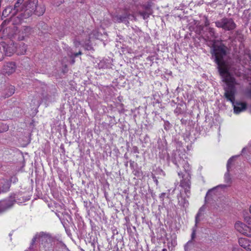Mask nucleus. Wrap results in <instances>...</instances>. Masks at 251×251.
<instances>
[{
	"instance_id": "10",
	"label": "nucleus",
	"mask_w": 251,
	"mask_h": 251,
	"mask_svg": "<svg viewBox=\"0 0 251 251\" xmlns=\"http://www.w3.org/2000/svg\"><path fill=\"white\" fill-rule=\"evenodd\" d=\"M172 161L177 168H182L185 173L190 172V165L184 158H172Z\"/></svg>"
},
{
	"instance_id": "6",
	"label": "nucleus",
	"mask_w": 251,
	"mask_h": 251,
	"mask_svg": "<svg viewBox=\"0 0 251 251\" xmlns=\"http://www.w3.org/2000/svg\"><path fill=\"white\" fill-rule=\"evenodd\" d=\"M215 25L218 28H221L225 31H232L236 27V24L231 18L224 17L220 20L215 22Z\"/></svg>"
},
{
	"instance_id": "43",
	"label": "nucleus",
	"mask_w": 251,
	"mask_h": 251,
	"mask_svg": "<svg viewBox=\"0 0 251 251\" xmlns=\"http://www.w3.org/2000/svg\"><path fill=\"white\" fill-rule=\"evenodd\" d=\"M71 58H72V59L71 61V63L72 64H74L75 62V58H74V57H71Z\"/></svg>"
},
{
	"instance_id": "15",
	"label": "nucleus",
	"mask_w": 251,
	"mask_h": 251,
	"mask_svg": "<svg viewBox=\"0 0 251 251\" xmlns=\"http://www.w3.org/2000/svg\"><path fill=\"white\" fill-rule=\"evenodd\" d=\"M133 3L132 4V5L135 7V9H134V10H137L138 11L139 9V6H141L143 9L147 10L146 11H149L151 5L150 4H141L140 2H139L137 0H133Z\"/></svg>"
},
{
	"instance_id": "21",
	"label": "nucleus",
	"mask_w": 251,
	"mask_h": 251,
	"mask_svg": "<svg viewBox=\"0 0 251 251\" xmlns=\"http://www.w3.org/2000/svg\"><path fill=\"white\" fill-rule=\"evenodd\" d=\"M30 30H31V29L29 27H28V26L24 27L23 30L22 31L19 32V33L21 32V34H22V36L21 37H19V40H24V37L25 36H27L29 34Z\"/></svg>"
},
{
	"instance_id": "33",
	"label": "nucleus",
	"mask_w": 251,
	"mask_h": 251,
	"mask_svg": "<svg viewBox=\"0 0 251 251\" xmlns=\"http://www.w3.org/2000/svg\"><path fill=\"white\" fill-rule=\"evenodd\" d=\"M14 91L15 90L13 88L9 89V93L6 95L5 97H9L11 96L14 93Z\"/></svg>"
},
{
	"instance_id": "12",
	"label": "nucleus",
	"mask_w": 251,
	"mask_h": 251,
	"mask_svg": "<svg viewBox=\"0 0 251 251\" xmlns=\"http://www.w3.org/2000/svg\"><path fill=\"white\" fill-rule=\"evenodd\" d=\"M16 201L15 195H11L7 200L0 202V213L12 206Z\"/></svg>"
},
{
	"instance_id": "23",
	"label": "nucleus",
	"mask_w": 251,
	"mask_h": 251,
	"mask_svg": "<svg viewBox=\"0 0 251 251\" xmlns=\"http://www.w3.org/2000/svg\"><path fill=\"white\" fill-rule=\"evenodd\" d=\"M18 46L19 51L17 54L21 55L24 54L26 50V47L25 46V44L23 42H21L18 44Z\"/></svg>"
},
{
	"instance_id": "46",
	"label": "nucleus",
	"mask_w": 251,
	"mask_h": 251,
	"mask_svg": "<svg viewBox=\"0 0 251 251\" xmlns=\"http://www.w3.org/2000/svg\"><path fill=\"white\" fill-rule=\"evenodd\" d=\"M232 157H238V155H234V156H232Z\"/></svg>"
},
{
	"instance_id": "1",
	"label": "nucleus",
	"mask_w": 251,
	"mask_h": 251,
	"mask_svg": "<svg viewBox=\"0 0 251 251\" xmlns=\"http://www.w3.org/2000/svg\"><path fill=\"white\" fill-rule=\"evenodd\" d=\"M226 84L224 87L225 91L224 97L227 101L231 102L234 112L236 114H239L240 112L245 110L247 108V104L246 102L235 101V95L237 93V87L240 85L239 82L236 78L229 79L228 81L224 82Z\"/></svg>"
},
{
	"instance_id": "44",
	"label": "nucleus",
	"mask_w": 251,
	"mask_h": 251,
	"mask_svg": "<svg viewBox=\"0 0 251 251\" xmlns=\"http://www.w3.org/2000/svg\"><path fill=\"white\" fill-rule=\"evenodd\" d=\"M60 150L63 151H64V146L63 145H61L60 146Z\"/></svg>"
},
{
	"instance_id": "24",
	"label": "nucleus",
	"mask_w": 251,
	"mask_h": 251,
	"mask_svg": "<svg viewBox=\"0 0 251 251\" xmlns=\"http://www.w3.org/2000/svg\"><path fill=\"white\" fill-rule=\"evenodd\" d=\"M132 173L135 176L139 179H141V178L143 177V173L141 169L139 168L134 169L132 171Z\"/></svg>"
},
{
	"instance_id": "20",
	"label": "nucleus",
	"mask_w": 251,
	"mask_h": 251,
	"mask_svg": "<svg viewBox=\"0 0 251 251\" xmlns=\"http://www.w3.org/2000/svg\"><path fill=\"white\" fill-rule=\"evenodd\" d=\"M204 210L205 208L204 206H202L199 209L197 214L195 216V225H198V224L201 221L200 218L203 215V212L204 211Z\"/></svg>"
},
{
	"instance_id": "26",
	"label": "nucleus",
	"mask_w": 251,
	"mask_h": 251,
	"mask_svg": "<svg viewBox=\"0 0 251 251\" xmlns=\"http://www.w3.org/2000/svg\"><path fill=\"white\" fill-rule=\"evenodd\" d=\"M138 14L141 16L144 20H146L149 17L150 15L151 14V12L139 11Z\"/></svg>"
},
{
	"instance_id": "45",
	"label": "nucleus",
	"mask_w": 251,
	"mask_h": 251,
	"mask_svg": "<svg viewBox=\"0 0 251 251\" xmlns=\"http://www.w3.org/2000/svg\"><path fill=\"white\" fill-rule=\"evenodd\" d=\"M162 251H167V250L166 249H162Z\"/></svg>"
},
{
	"instance_id": "27",
	"label": "nucleus",
	"mask_w": 251,
	"mask_h": 251,
	"mask_svg": "<svg viewBox=\"0 0 251 251\" xmlns=\"http://www.w3.org/2000/svg\"><path fill=\"white\" fill-rule=\"evenodd\" d=\"M6 56V54L5 53V51L4 50V49L1 44L0 43V61H2L4 58V56Z\"/></svg>"
},
{
	"instance_id": "40",
	"label": "nucleus",
	"mask_w": 251,
	"mask_h": 251,
	"mask_svg": "<svg viewBox=\"0 0 251 251\" xmlns=\"http://www.w3.org/2000/svg\"><path fill=\"white\" fill-rule=\"evenodd\" d=\"M165 196V193H162L160 194V196H159V198L160 199H161L162 200H164V198Z\"/></svg>"
},
{
	"instance_id": "22",
	"label": "nucleus",
	"mask_w": 251,
	"mask_h": 251,
	"mask_svg": "<svg viewBox=\"0 0 251 251\" xmlns=\"http://www.w3.org/2000/svg\"><path fill=\"white\" fill-rule=\"evenodd\" d=\"M185 106L183 104H178L175 110V113L177 115L182 114L185 112Z\"/></svg>"
},
{
	"instance_id": "11",
	"label": "nucleus",
	"mask_w": 251,
	"mask_h": 251,
	"mask_svg": "<svg viewBox=\"0 0 251 251\" xmlns=\"http://www.w3.org/2000/svg\"><path fill=\"white\" fill-rule=\"evenodd\" d=\"M235 228L240 233L251 237V226H248L241 222H237L235 224Z\"/></svg>"
},
{
	"instance_id": "42",
	"label": "nucleus",
	"mask_w": 251,
	"mask_h": 251,
	"mask_svg": "<svg viewBox=\"0 0 251 251\" xmlns=\"http://www.w3.org/2000/svg\"><path fill=\"white\" fill-rule=\"evenodd\" d=\"M153 179L154 181L155 182L156 184L157 185L158 183V181L157 179H156V177L153 176Z\"/></svg>"
},
{
	"instance_id": "19",
	"label": "nucleus",
	"mask_w": 251,
	"mask_h": 251,
	"mask_svg": "<svg viewBox=\"0 0 251 251\" xmlns=\"http://www.w3.org/2000/svg\"><path fill=\"white\" fill-rule=\"evenodd\" d=\"M231 38H233V40H237L239 42H241L244 40V35L242 33V31L239 30L235 31Z\"/></svg>"
},
{
	"instance_id": "48",
	"label": "nucleus",
	"mask_w": 251,
	"mask_h": 251,
	"mask_svg": "<svg viewBox=\"0 0 251 251\" xmlns=\"http://www.w3.org/2000/svg\"><path fill=\"white\" fill-rule=\"evenodd\" d=\"M9 236H11L12 234L11 233H9Z\"/></svg>"
},
{
	"instance_id": "39",
	"label": "nucleus",
	"mask_w": 251,
	"mask_h": 251,
	"mask_svg": "<svg viewBox=\"0 0 251 251\" xmlns=\"http://www.w3.org/2000/svg\"><path fill=\"white\" fill-rule=\"evenodd\" d=\"M209 25H210V22H209V20H208V19L207 18H206L205 21L204 22V25L205 26H208Z\"/></svg>"
},
{
	"instance_id": "4",
	"label": "nucleus",
	"mask_w": 251,
	"mask_h": 251,
	"mask_svg": "<svg viewBox=\"0 0 251 251\" xmlns=\"http://www.w3.org/2000/svg\"><path fill=\"white\" fill-rule=\"evenodd\" d=\"M16 36L15 31L9 33L4 42L1 44L5 51L6 56H12L16 51Z\"/></svg>"
},
{
	"instance_id": "25",
	"label": "nucleus",
	"mask_w": 251,
	"mask_h": 251,
	"mask_svg": "<svg viewBox=\"0 0 251 251\" xmlns=\"http://www.w3.org/2000/svg\"><path fill=\"white\" fill-rule=\"evenodd\" d=\"M198 227V225H195L192 228V233L191 235V239L190 241L193 242L196 237V232Z\"/></svg>"
},
{
	"instance_id": "38",
	"label": "nucleus",
	"mask_w": 251,
	"mask_h": 251,
	"mask_svg": "<svg viewBox=\"0 0 251 251\" xmlns=\"http://www.w3.org/2000/svg\"><path fill=\"white\" fill-rule=\"evenodd\" d=\"M215 189H216V188H213V189H211V190H209L207 192L206 197H208L210 195H211V193H212V192L213 191V190H215Z\"/></svg>"
},
{
	"instance_id": "52",
	"label": "nucleus",
	"mask_w": 251,
	"mask_h": 251,
	"mask_svg": "<svg viewBox=\"0 0 251 251\" xmlns=\"http://www.w3.org/2000/svg\"><path fill=\"white\" fill-rule=\"evenodd\" d=\"M1 166V163H0V167Z\"/></svg>"
},
{
	"instance_id": "36",
	"label": "nucleus",
	"mask_w": 251,
	"mask_h": 251,
	"mask_svg": "<svg viewBox=\"0 0 251 251\" xmlns=\"http://www.w3.org/2000/svg\"><path fill=\"white\" fill-rule=\"evenodd\" d=\"M249 151V149L248 148H244L243 149L242 151V153L241 155L242 156L246 155V152Z\"/></svg>"
},
{
	"instance_id": "7",
	"label": "nucleus",
	"mask_w": 251,
	"mask_h": 251,
	"mask_svg": "<svg viewBox=\"0 0 251 251\" xmlns=\"http://www.w3.org/2000/svg\"><path fill=\"white\" fill-rule=\"evenodd\" d=\"M234 158H229L228 159L226 165L227 172L225 173L224 176L225 182L227 184L220 185L218 186V187L225 188L230 186L232 183V179L229 174V172L230 169L231 168V166L234 163Z\"/></svg>"
},
{
	"instance_id": "50",
	"label": "nucleus",
	"mask_w": 251,
	"mask_h": 251,
	"mask_svg": "<svg viewBox=\"0 0 251 251\" xmlns=\"http://www.w3.org/2000/svg\"><path fill=\"white\" fill-rule=\"evenodd\" d=\"M74 43H75V46H76V43H75V42H74Z\"/></svg>"
},
{
	"instance_id": "17",
	"label": "nucleus",
	"mask_w": 251,
	"mask_h": 251,
	"mask_svg": "<svg viewBox=\"0 0 251 251\" xmlns=\"http://www.w3.org/2000/svg\"><path fill=\"white\" fill-rule=\"evenodd\" d=\"M208 32L209 35L206 36V38L205 39V40H214L217 37V36L216 35L215 31L214 28L209 27L208 28Z\"/></svg>"
},
{
	"instance_id": "9",
	"label": "nucleus",
	"mask_w": 251,
	"mask_h": 251,
	"mask_svg": "<svg viewBox=\"0 0 251 251\" xmlns=\"http://www.w3.org/2000/svg\"><path fill=\"white\" fill-rule=\"evenodd\" d=\"M112 19L115 23H123L126 25H128L129 24L128 20L130 19L129 8H125V12L123 15H113Z\"/></svg>"
},
{
	"instance_id": "3",
	"label": "nucleus",
	"mask_w": 251,
	"mask_h": 251,
	"mask_svg": "<svg viewBox=\"0 0 251 251\" xmlns=\"http://www.w3.org/2000/svg\"><path fill=\"white\" fill-rule=\"evenodd\" d=\"M24 0H17V18L22 19L30 17L34 13L38 0H28L24 3Z\"/></svg>"
},
{
	"instance_id": "16",
	"label": "nucleus",
	"mask_w": 251,
	"mask_h": 251,
	"mask_svg": "<svg viewBox=\"0 0 251 251\" xmlns=\"http://www.w3.org/2000/svg\"><path fill=\"white\" fill-rule=\"evenodd\" d=\"M0 185H2L1 187V192H6L8 191L10 187L11 182L7 179H2L0 181Z\"/></svg>"
},
{
	"instance_id": "51",
	"label": "nucleus",
	"mask_w": 251,
	"mask_h": 251,
	"mask_svg": "<svg viewBox=\"0 0 251 251\" xmlns=\"http://www.w3.org/2000/svg\"><path fill=\"white\" fill-rule=\"evenodd\" d=\"M19 142L21 143V141H20V139H19Z\"/></svg>"
},
{
	"instance_id": "5",
	"label": "nucleus",
	"mask_w": 251,
	"mask_h": 251,
	"mask_svg": "<svg viewBox=\"0 0 251 251\" xmlns=\"http://www.w3.org/2000/svg\"><path fill=\"white\" fill-rule=\"evenodd\" d=\"M178 175L181 178L180 181V186L184 189L185 194L189 197L191 185L190 172L183 174L181 171H179L178 172Z\"/></svg>"
},
{
	"instance_id": "18",
	"label": "nucleus",
	"mask_w": 251,
	"mask_h": 251,
	"mask_svg": "<svg viewBox=\"0 0 251 251\" xmlns=\"http://www.w3.org/2000/svg\"><path fill=\"white\" fill-rule=\"evenodd\" d=\"M45 11V7L43 5H37L36 4V7L35 9L34 13L39 16L42 15Z\"/></svg>"
},
{
	"instance_id": "49",
	"label": "nucleus",
	"mask_w": 251,
	"mask_h": 251,
	"mask_svg": "<svg viewBox=\"0 0 251 251\" xmlns=\"http://www.w3.org/2000/svg\"><path fill=\"white\" fill-rule=\"evenodd\" d=\"M4 23H6V21H5L2 24V25H3Z\"/></svg>"
},
{
	"instance_id": "8",
	"label": "nucleus",
	"mask_w": 251,
	"mask_h": 251,
	"mask_svg": "<svg viewBox=\"0 0 251 251\" xmlns=\"http://www.w3.org/2000/svg\"><path fill=\"white\" fill-rule=\"evenodd\" d=\"M38 236V240L41 242L45 248L48 249L52 248V242H53V238L49 234L44 232L37 233Z\"/></svg>"
},
{
	"instance_id": "35",
	"label": "nucleus",
	"mask_w": 251,
	"mask_h": 251,
	"mask_svg": "<svg viewBox=\"0 0 251 251\" xmlns=\"http://www.w3.org/2000/svg\"><path fill=\"white\" fill-rule=\"evenodd\" d=\"M245 57L246 58V59L247 60L245 62V63H247V62H249L250 61H251V55L250 54H245Z\"/></svg>"
},
{
	"instance_id": "2",
	"label": "nucleus",
	"mask_w": 251,
	"mask_h": 251,
	"mask_svg": "<svg viewBox=\"0 0 251 251\" xmlns=\"http://www.w3.org/2000/svg\"><path fill=\"white\" fill-rule=\"evenodd\" d=\"M226 47L223 45L214 46L213 49V54L215 56V60L218 65V69L223 82L228 80L235 78L229 72V67L224 60V57L226 54Z\"/></svg>"
},
{
	"instance_id": "34",
	"label": "nucleus",
	"mask_w": 251,
	"mask_h": 251,
	"mask_svg": "<svg viewBox=\"0 0 251 251\" xmlns=\"http://www.w3.org/2000/svg\"><path fill=\"white\" fill-rule=\"evenodd\" d=\"M67 54L70 57H74V52L72 49H69L67 51Z\"/></svg>"
},
{
	"instance_id": "31",
	"label": "nucleus",
	"mask_w": 251,
	"mask_h": 251,
	"mask_svg": "<svg viewBox=\"0 0 251 251\" xmlns=\"http://www.w3.org/2000/svg\"><path fill=\"white\" fill-rule=\"evenodd\" d=\"M132 9L131 10H129V12H131L132 13V14H130V17H132L133 18V19L134 20V21H136L137 20V19H136V17H135L134 14V11H135L136 10H134V9H135V7H134L133 5L132 6Z\"/></svg>"
},
{
	"instance_id": "14",
	"label": "nucleus",
	"mask_w": 251,
	"mask_h": 251,
	"mask_svg": "<svg viewBox=\"0 0 251 251\" xmlns=\"http://www.w3.org/2000/svg\"><path fill=\"white\" fill-rule=\"evenodd\" d=\"M239 245L248 251H251V241L246 238H239L238 239Z\"/></svg>"
},
{
	"instance_id": "32",
	"label": "nucleus",
	"mask_w": 251,
	"mask_h": 251,
	"mask_svg": "<svg viewBox=\"0 0 251 251\" xmlns=\"http://www.w3.org/2000/svg\"><path fill=\"white\" fill-rule=\"evenodd\" d=\"M29 143V141L28 137L25 136L24 137V143H21V145L23 146H25L27 145V144H28Z\"/></svg>"
},
{
	"instance_id": "13",
	"label": "nucleus",
	"mask_w": 251,
	"mask_h": 251,
	"mask_svg": "<svg viewBox=\"0 0 251 251\" xmlns=\"http://www.w3.org/2000/svg\"><path fill=\"white\" fill-rule=\"evenodd\" d=\"M16 71V64L14 62L6 63L3 67L2 73L5 75H9Z\"/></svg>"
},
{
	"instance_id": "41",
	"label": "nucleus",
	"mask_w": 251,
	"mask_h": 251,
	"mask_svg": "<svg viewBox=\"0 0 251 251\" xmlns=\"http://www.w3.org/2000/svg\"><path fill=\"white\" fill-rule=\"evenodd\" d=\"M8 10H10V8H7L5 9L2 12V15L5 16Z\"/></svg>"
},
{
	"instance_id": "28",
	"label": "nucleus",
	"mask_w": 251,
	"mask_h": 251,
	"mask_svg": "<svg viewBox=\"0 0 251 251\" xmlns=\"http://www.w3.org/2000/svg\"><path fill=\"white\" fill-rule=\"evenodd\" d=\"M38 236L39 235L37 234V233L35 234V235L32 238L30 246L29 247V249L32 250L33 249V246L35 244V243L36 241V240H38Z\"/></svg>"
},
{
	"instance_id": "37",
	"label": "nucleus",
	"mask_w": 251,
	"mask_h": 251,
	"mask_svg": "<svg viewBox=\"0 0 251 251\" xmlns=\"http://www.w3.org/2000/svg\"><path fill=\"white\" fill-rule=\"evenodd\" d=\"M82 53L81 50H79L78 52H76V53H74V58H75V57H77L79 55H81Z\"/></svg>"
},
{
	"instance_id": "47",
	"label": "nucleus",
	"mask_w": 251,
	"mask_h": 251,
	"mask_svg": "<svg viewBox=\"0 0 251 251\" xmlns=\"http://www.w3.org/2000/svg\"><path fill=\"white\" fill-rule=\"evenodd\" d=\"M16 8V4L14 5V8Z\"/></svg>"
},
{
	"instance_id": "30",
	"label": "nucleus",
	"mask_w": 251,
	"mask_h": 251,
	"mask_svg": "<svg viewBox=\"0 0 251 251\" xmlns=\"http://www.w3.org/2000/svg\"><path fill=\"white\" fill-rule=\"evenodd\" d=\"M8 129V126L5 124L3 123L0 124V133H2L6 131Z\"/></svg>"
},
{
	"instance_id": "29",
	"label": "nucleus",
	"mask_w": 251,
	"mask_h": 251,
	"mask_svg": "<svg viewBox=\"0 0 251 251\" xmlns=\"http://www.w3.org/2000/svg\"><path fill=\"white\" fill-rule=\"evenodd\" d=\"M193 245V242L189 240L184 245V249L185 251H189L191 249V246Z\"/></svg>"
}]
</instances>
